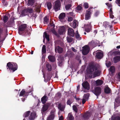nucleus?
I'll list each match as a JSON object with an SVG mask.
<instances>
[{"instance_id": "obj_1", "label": "nucleus", "mask_w": 120, "mask_h": 120, "mask_svg": "<svg viewBox=\"0 0 120 120\" xmlns=\"http://www.w3.org/2000/svg\"><path fill=\"white\" fill-rule=\"evenodd\" d=\"M7 68L10 72H14L17 70L18 66L15 63L9 62L7 64Z\"/></svg>"}, {"instance_id": "obj_2", "label": "nucleus", "mask_w": 120, "mask_h": 120, "mask_svg": "<svg viewBox=\"0 0 120 120\" xmlns=\"http://www.w3.org/2000/svg\"><path fill=\"white\" fill-rule=\"evenodd\" d=\"M27 26L26 24H23L19 27L18 33L20 35H22L23 33H26L28 32L27 27Z\"/></svg>"}, {"instance_id": "obj_3", "label": "nucleus", "mask_w": 120, "mask_h": 120, "mask_svg": "<svg viewBox=\"0 0 120 120\" xmlns=\"http://www.w3.org/2000/svg\"><path fill=\"white\" fill-rule=\"evenodd\" d=\"M97 70V68L95 66L91 64L89 66L87 72L89 75L93 74V73Z\"/></svg>"}, {"instance_id": "obj_4", "label": "nucleus", "mask_w": 120, "mask_h": 120, "mask_svg": "<svg viewBox=\"0 0 120 120\" xmlns=\"http://www.w3.org/2000/svg\"><path fill=\"white\" fill-rule=\"evenodd\" d=\"M61 3L59 0H57L54 3L53 6V9L55 11H57L60 9Z\"/></svg>"}, {"instance_id": "obj_5", "label": "nucleus", "mask_w": 120, "mask_h": 120, "mask_svg": "<svg viewBox=\"0 0 120 120\" xmlns=\"http://www.w3.org/2000/svg\"><path fill=\"white\" fill-rule=\"evenodd\" d=\"M92 115V113L91 112L86 111L82 115V117L84 120H88Z\"/></svg>"}, {"instance_id": "obj_6", "label": "nucleus", "mask_w": 120, "mask_h": 120, "mask_svg": "<svg viewBox=\"0 0 120 120\" xmlns=\"http://www.w3.org/2000/svg\"><path fill=\"white\" fill-rule=\"evenodd\" d=\"M93 8L92 7L89 8L86 12L85 19L86 20H88L90 19L91 17V15L92 12L91 9Z\"/></svg>"}, {"instance_id": "obj_7", "label": "nucleus", "mask_w": 120, "mask_h": 120, "mask_svg": "<svg viewBox=\"0 0 120 120\" xmlns=\"http://www.w3.org/2000/svg\"><path fill=\"white\" fill-rule=\"evenodd\" d=\"M89 48L87 45H85L82 47V53L84 55H86L89 53Z\"/></svg>"}, {"instance_id": "obj_8", "label": "nucleus", "mask_w": 120, "mask_h": 120, "mask_svg": "<svg viewBox=\"0 0 120 120\" xmlns=\"http://www.w3.org/2000/svg\"><path fill=\"white\" fill-rule=\"evenodd\" d=\"M3 33V29L1 28H0V43L1 42H3V41L5 40L8 34H4V36L2 38H1V35Z\"/></svg>"}, {"instance_id": "obj_9", "label": "nucleus", "mask_w": 120, "mask_h": 120, "mask_svg": "<svg viewBox=\"0 0 120 120\" xmlns=\"http://www.w3.org/2000/svg\"><path fill=\"white\" fill-rule=\"evenodd\" d=\"M101 89L99 87L95 88L94 93L97 96H98L101 93Z\"/></svg>"}, {"instance_id": "obj_10", "label": "nucleus", "mask_w": 120, "mask_h": 120, "mask_svg": "<svg viewBox=\"0 0 120 120\" xmlns=\"http://www.w3.org/2000/svg\"><path fill=\"white\" fill-rule=\"evenodd\" d=\"M29 92H26L25 90L23 89L20 92L19 94V96H23L24 98H26L29 95Z\"/></svg>"}, {"instance_id": "obj_11", "label": "nucleus", "mask_w": 120, "mask_h": 120, "mask_svg": "<svg viewBox=\"0 0 120 120\" xmlns=\"http://www.w3.org/2000/svg\"><path fill=\"white\" fill-rule=\"evenodd\" d=\"M50 114L47 117L46 120H53L55 116V113L53 110H52L50 112Z\"/></svg>"}, {"instance_id": "obj_12", "label": "nucleus", "mask_w": 120, "mask_h": 120, "mask_svg": "<svg viewBox=\"0 0 120 120\" xmlns=\"http://www.w3.org/2000/svg\"><path fill=\"white\" fill-rule=\"evenodd\" d=\"M68 34L70 36L73 37L74 36L75 33L73 30L71 28H69L68 30Z\"/></svg>"}, {"instance_id": "obj_13", "label": "nucleus", "mask_w": 120, "mask_h": 120, "mask_svg": "<svg viewBox=\"0 0 120 120\" xmlns=\"http://www.w3.org/2000/svg\"><path fill=\"white\" fill-rule=\"evenodd\" d=\"M44 104L43 106L42 109V111L43 112L47 110L48 107L50 105V104L49 103H46V104Z\"/></svg>"}, {"instance_id": "obj_14", "label": "nucleus", "mask_w": 120, "mask_h": 120, "mask_svg": "<svg viewBox=\"0 0 120 120\" xmlns=\"http://www.w3.org/2000/svg\"><path fill=\"white\" fill-rule=\"evenodd\" d=\"M82 87L85 89L89 90L90 88L89 84L88 82L86 81L83 82L82 84Z\"/></svg>"}, {"instance_id": "obj_15", "label": "nucleus", "mask_w": 120, "mask_h": 120, "mask_svg": "<svg viewBox=\"0 0 120 120\" xmlns=\"http://www.w3.org/2000/svg\"><path fill=\"white\" fill-rule=\"evenodd\" d=\"M65 28L64 26H62L60 27L59 28L58 32L59 34L60 35L62 34L65 32Z\"/></svg>"}, {"instance_id": "obj_16", "label": "nucleus", "mask_w": 120, "mask_h": 120, "mask_svg": "<svg viewBox=\"0 0 120 120\" xmlns=\"http://www.w3.org/2000/svg\"><path fill=\"white\" fill-rule=\"evenodd\" d=\"M48 58L49 60L52 62H54L56 60L55 56L51 55H49L48 56Z\"/></svg>"}, {"instance_id": "obj_17", "label": "nucleus", "mask_w": 120, "mask_h": 120, "mask_svg": "<svg viewBox=\"0 0 120 120\" xmlns=\"http://www.w3.org/2000/svg\"><path fill=\"white\" fill-rule=\"evenodd\" d=\"M48 97L45 95L41 99V101L43 104H45L48 99Z\"/></svg>"}, {"instance_id": "obj_18", "label": "nucleus", "mask_w": 120, "mask_h": 120, "mask_svg": "<svg viewBox=\"0 0 120 120\" xmlns=\"http://www.w3.org/2000/svg\"><path fill=\"white\" fill-rule=\"evenodd\" d=\"M113 61L114 63H116L120 61V56H117L114 57Z\"/></svg>"}, {"instance_id": "obj_19", "label": "nucleus", "mask_w": 120, "mask_h": 120, "mask_svg": "<svg viewBox=\"0 0 120 120\" xmlns=\"http://www.w3.org/2000/svg\"><path fill=\"white\" fill-rule=\"evenodd\" d=\"M57 49V52L59 53H62L63 51V49L59 46L56 47V46L55 47V50L56 52V51Z\"/></svg>"}, {"instance_id": "obj_20", "label": "nucleus", "mask_w": 120, "mask_h": 120, "mask_svg": "<svg viewBox=\"0 0 120 120\" xmlns=\"http://www.w3.org/2000/svg\"><path fill=\"white\" fill-rule=\"evenodd\" d=\"M103 56V53L100 52H97L96 55V57L98 59H101Z\"/></svg>"}, {"instance_id": "obj_21", "label": "nucleus", "mask_w": 120, "mask_h": 120, "mask_svg": "<svg viewBox=\"0 0 120 120\" xmlns=\"http://www.w3.org/2000/svg\"><path fill=\"white\" fill-rule=\"evenodd\" d=\"M36 116V114L34 113L31 112L30 116L29 117V119L30 120H33Z\"/></svg>"}, {"instance_id": "obj_22", "label": "nucleus", "mask_w": 120, "mask_h": 120, "mask_svg": "<svg viewBox=\"0 0 120 120\" xmlns=\"http://www.w3.org/2000/svg\"><path fill=\"white\" fill-rule=\"evenodd\" d=\"M106 94H109L111 93V90L110 88L107 86L104 90Z\"/></svg>"}, {"instance_id": "obj_23", "label": "nucleus", "mask_w": 120, "mask_h": 120, "mask_svg": "<svg viewBox=\"0 0 120 120\" xmlns=\"http://www.w3.org/2000/svg\"><path fill=\"white\" fill-rule=\"evenodd\" d=\"M58 107L60 110L62 111L64 110L65 106L61 104H59L58 105Z\"/></svg>"}, {"instance_id": "obj_24", "label": "nucleus", "mask_w": 120, "mask_h": 120, "mask_svg": "<svg viewBox=\"0 0 120 120\" xmlns=\"http://www.w3.org/2000/svg\"><path fill=\"white\" fill-rule=\"evenodd\" d=\"M67 120H73L74 117L71 113H69L68 116L67 118Z\"/></svg>"}, {"instance_id": "obj_25", "label": "nucleus", "mask_w": 120, "mask_h": 120, "mask_svg": "<svg viewBox=\"0 0 120 120\" xmlns=\"http://www.w3.org/2000/svg\"><path fill=\"white\" fill-rule=\"evenodd\" d=\"M43 37L44 38H46L48 41H49V35L47 34L46 32H45L44 33Z\"/></svg>"}, {"instance_id": "obj_26", "label": "nucleus", "mask_w": 120, "mask_h": 120, "mask_svg": "<svg viewBox=\"0 0 120 120\" xmlns=\"http://www.w3.org/2000/svg\"><path fill=\"white\" fill-rule=\"evenodd\" d=\"M111 120H120V114L119 113L118 115L116 116L111 118Z\"/></svg>"}, {"instance_id": "obj_27", "label": "nucleus", "mask_w": 120, "mask_h": 120, "mask_svg": "<svg viewBox=\"0 0 120 120\" xmlns=\"http://www.w3.org/2000/svg\"><path fill=\"white\" fill-rule=\"evenodd\" d=\"M66 14L64 13H62L60 14L59 17V18L60 19H63L65 17Z\"/></svg>"}, {"instance_id": "obj_28", "label": "nucleus", "mask_w": 120, "mask_h": 120, "mask_svg": "<svg viewBox=\"0 0 120 120\" xmlns=\"http://www.w3.org/2000/svg\"><path fill=\"white\" fill-rule=\"evenodd\" d=\"M95 82L96 86H98L101 85L103 83V82L101 80L98 79Z\"/></svg>"}, {"instance_id": "obj_29", "label": "nucleus", "mask_w": 120, "mask_h": 120, "mask_svg": "<svg viewBox=\"0 0 120 120\" xmlns=\"http://www.w3.org/2000/svg\"><path fill=\"white\" fill-rule=\"evenodd\" d=\"M88 27L85 28V31L87 32H90L91 30V26L90 24L88 25Z\"/></svg>"}, {"instance_id": "obj_30", "label": "nucleus", "mask_w": 120, "mask_h": 120, "mask_svg": "<svg viewBox=\"0 0 120 120\" xmlns=\"http://www.w3.org/2000/svg\"><path fill=\"white\" fill-rule=\"evenodd\" d=\"M73 110L75 112H76V115H78V114H79V115H80L81 114L80 112H78V110H77V107L75 105H73Z\"/></svg>"}, {"instance_id": "obj_31", "label": "nucleus", "mask_w": 120, "mask_h": 120, "mask_svg": "<svg viewBox=\"0 0 120 120\" xmlns=\"http://www.w3.org/2000/svg\"><path fill=\"white\" fill-rule=\"evenodd\" d=\"M93 74L95 77L99 76L100 75L99 71L97 69V71H95L93 73Z\"/></svg>"}, {"instance_id": "obj_32", "label": "nucleus", "mask_w": 120, "mask_h": 120, "mask_svg": "<svg viewBox=\"0 0 120 120\" xmlns=\"http://www.w3.org/2000/svg\"><path fill=\"white\" fill-rule=\"evenodd\" d=\"M46 67L48 71H52V67L51 65L47 63L46 64Z\"/></svg>"}, {"instance_id": "obj_33", "label": "nucleus", "mask_w": 120, "mask_h": 120, "mask_svg": "<svg viewBox=\"0 0 120 120\" xmlns=\"http://www.w3.org/2000/svg\"><path fill=\"white\" fill-rule=\"evenodd\" d=\"M26 9H24L21 12V15L23 16L28 15L27 11Z\"/></svg>"}, {"instance_id": "obj_34", "label": "nucleus", "mask_w": 120, "mask_h": 120, "mask_svg": "<svg viewBox=\"0 0 120 120\" xmlns=\"http://www.w3.org/2000/svg\"><path fill=\"white\" fill-rule=\"evenodd\" d=\"M46 52V46L45 45H43L42 48L41 52L42 54L45 53Z\"/></svg>"}, {"instance_id": "obj_35", "label": "nucleus", "mask_w": 120, "mask_h": 120, "mask_svg": "<svg viewBox=\"0 0 120 120\" xmlns=\"http://www.w3.org/2000/svg\"><path fill=\"white\" fill-rule=\"evenodd\" d=\"M112 55L114 56H116L117 55L120 56V51H116L113 52L112 53Z\"/></svg>"}, {"instance_id": "obj_36", "label": "nucleus", "mask_w": 120, "mask_h": 120, "mask_svg": "<svg viewBox=\"0 0 120 120\" xmlns=\"http://www.w3.org/2000/svg\"><path fill=\"white\" fill-rule=\"evenodd\" d=\"M76 32V33L75 34V38L77 39V40H80L82 38L80 37V35L79 34L77 31Z\"/></svg>"}, {"instance_id": "obj_37", "label": "nucleus", "mask_w": 120, "mask_h": 120, "mask_svg": "<svg viewBox=\"0 0 120 120\" xmlns=\"http://www.w3.org/2000/svg\"><path fill=\"white\" fill-rule=\"evenodd\" d=\"M28 14L32 13L33 12V10L32 8H28L26 9Z\"/></svg>"}, {"instance_id": "obj_38", "label": "nucleus", "mask_w": 120, "mask_h": 120, "mask_svg": "<svg viewBox=\"0 0 120 120\" xmlns=\"http://www.w3.org/2000/svg\"><path fill=\"white\" fill-rule=\"evenodd\" d=\"M115 68L113 66H111L109 68V70L112 73H114L115 71Z\"/></svg>"}, {"instance_id": "obj_39", "label": "nucleus", "mask_w": 120, "mask_h": 120, "mask_svg": "<svg viewBox=\"0 0 120 120\" xmlns=\"http://www.w3.org/2000/svg\"><path fill=\"white\" fill-rule=\"evenodd\" d=\"M3 20L4 23L6 22L8 19V16L6 15H3Z\"/></svg>"}, {"instance_id": "obj_40", "label": "nucleus", "mask_w": 120, "mask_h": 120, "mask_svg": "<svg viewBox=\"0 0 120 120\" xmlns=\"http://www.w3.org/2000/svg\"><path fill=\"white\" fill-rule=\"evenodd\" d=\"M30 111H28L26 112L24 114L23 116L24 117H26L28 116L30 113Z\"/></svg>"}, {"instance_id": "obj_41", "label": "nucleus", "mask_w": 120, "mask_h": 120, "mask_svg": "<svg viewBox=\"0 0 120 120\" xmlns=\"http://www.w3.org/2000/svg\"><path fill=\"white\" fill-rule=\"evenodd\" d=\"M72 5L71 4H68L65 6V9L67 10H68L72 7Z\"/></svg>"}, {"instance_id": "obj_42", "label": "nucleus", "mask_w": 120, "mask_h": 120, "mask_svg": "<svg viewBox=\"0 0 120 120\" xmlns=\"http://www.w3.org/2000/svg\"><path fill=\"white\" fill-rule=\"evenodd\" d=\"M73 38L70 37H67V42L69 43L71 42L73 40Z\"/></svg>"}, {"instance_id": "obj_43", "label": "nucleus", "mask_w": 120, "mask_h": 120, "mask_svg": "<svg viewBox=\"0 0 120 120\" xmlns=\"http://www.w3.org/2000/svg\"><path fill=\"white\" fill-rule=\"evenodd\" d=\"M47 5L48 8L49 10L52 7V4L50 2H48Z\"/></svg>"}, {"instance_id": "obj_44", "label": "nucleus", "mask_w": 120, "mask_h": 120, "mask_svg": "<svg viewBox=\"0 0 120 120\" xmlns=\"http://www.w3.org/2000/svg\"><path fill=\"white\" fill-rule=\"evenodd\" d=\"M34 3V0H28V3L29 5H33Z\"/></svg>"}, {"instance_id": "obj_45", "label": "nucleus", "mask_w": 120, "mask_h": 120, "mask_svg": "<svg viewBox=\"0 0 120 120\" xmlns=\"http://www.w3.org/2000/svg\"><path fill=\"white\" fill-rule=\"evenodd\" d=\"M77 26V21L76 20H74L73 22L72 26L73 28H75Z\"/></svg>"}, {"instance_id": "obj_46", "label": "nucleus", "mask_w": 120, "mask_h": 120, "mask_svg": "<svg viewBox=\"0 0 120 120\" xmlns=\"http://www.w3.org/2000/svg\"><path fill=\"white\" fill-rule=\"evenodd\" d=\"M89 45L91 46H93L95 45V42L94 40H92L89 43Z\"/></svg>"}, {"instance_id": "obj_47", "label": "nucleus", "mask_w": 120, "mask_h": 120, "mask_svg": "<svg viewBox=\"0 0 120 120\" xmlns=\"http://www.w3.org/2000/svg\"><path fill=\"white\" fill-rule=\"evenodd\" d=\"M89 96V94L88 93L84 94L83 97L85 99H87L88 98Z\"/></svg>"}, {"instance_id": "obj_48", "label": "nucleus", "mask_w": 120, "mask_h": 120, "mask_svg": "<svg viewBox=\"0 0 120 120\" xmlns=\"http://www.w3.org/2000/svg\"><path fill=\"white\" fill-rule=\"evenodd\" d=\"M51 31L52 33L55 35L57 36L58 35L56 31L54 29H52Z\"/></svg>"}, {"instance_id": "obj_49", "label": "nucleus", "mask_w": 120, "mask_h": 120, "mask_svg": "<svg viewBox=\"0 0 120 120\" xmlns=\"http://www.w3.org/2000/svg\"><path fill=\"white\" fill-rule=\"evenodd\" d=\"M2 3L4 6H7L8 5V3L6 0H2Z\"/></svg>"}, {"instance_id": "obj_50", "label": "nucleus", "mask_w": 120, "mask_h": 120, "mask_svg": "<svg viewBox=\"0 0 120 120\" xmlns=\"http://www.w3.org/2000/svg\"><path fill=\"white\" fill-rule=\"evenodd\" d=\"M115 102L118 103H120V100L119 99L118 97H116L115 99Z\"/></svg>"}, {"instance_id": "obj_51", "label": "nucleus", "mask_w": 120, "mask_h": 120, "mask_svg": "<svg viewBox=\"0 0 120 120\" xmlns=\"http://www.w3.org/2000/svg\"><path fill=\"white\" fill-rule=\"evenodd\" d=\"M106 65L107 67H109L111 65V63L110 61H109L106 63Z\"/></svg>"}, {"instance_id": "obj_52", "label": "nucleus", "mask_w": 120, "mask_h": 120, "mask_svg": "<svg viewBox=\"0 0 120 120\" xmlns=\"http://www.w3.org/2000/svg\"><path fill=\"white\" fill-rule=\"evenodd\" d=\"M49 19L47 18V16H45L44 18V21L46 23H47Z\"/></svg>"}, {"instance_id": "obj_53", "label": "nucleus", "mask_w": 120, "mask_h": 120, "mask_svg": "<svg viewBox=\"0 0 120 120\" xmlns=\"http://www.w3.org/2000/svg\"><path fill=\"white\" fill-rule=\"evenodd\" d=\"M83 6L86 8H88V4L87 3H85L83 4Z\"/></svg>"}, {"instance_id": "obj_54", "label": "nucleus", "mask_w": 120, "mask_h": 120, "mask_svg": "<svg viewBox=\"0 0 120 120\" xmlns=\"http://www.w3.org/2000/svg\"><path fill=\"white\" fill-rule=\"evenodd\" d=\"M38 13L40 12L41 11V10L40 9V8L39 6H38L36 8L35 10Z\"/></svg>"}, {"instance_id": "obj_55", "label": "nucleus", "mask_w": 120, "mask_h": 120, "mask_svg": "<svg viewBox=\"0 0 120 120\" xmlns=\"http://www.w3.org/2000/svg\"><path fill=\"white\" fill-rule=\"evenodd\" d=\"M82 9V7L80 6H78L76 7V9L77 10L80 11Z\"/></svg>"}, {"instance_id": "obj_56", "label": "nucleus", "mask_w": 120, "mask_h": 120, "mask_svg": "<svg viewBox=\"0 0 120 120\" xmlns=\"http://www.w3.org/2000/svg\"><path fill=\"white\" fill-rule=\"evenodd\" d=\"M106 5L109 8H111L112 7V5L111 4H109L108 3H105Z\"/></svg>"}, {"instance_id": "obj_57", "label": "nucleus", "mask_w": 120, "mask_h": 120, "mask_svg": "<svg viewBox=\"0 0 120 120\" xmlns=\"http://www.w3.org/2000/svg\"><path fill=\"white\" fill-rule=\"evenodd\" d=\"M73 20V18L72 17H69L68 18V21L69 22H71Z\"/></svg>"}, {"instance_id": "obj_58", "label": "nucleus", "mask_w": 120, "mask_h": 120, "mask_svg": "<svg viewBox=\"0 0 120 120\" xmlns=\"http://www.w3.org/2000/svg\"><path fill=\"white\" fill-rule=\"evenodd\" d=\"M117 78L120 81V72L118 73L117 74Z\"/></svg>"}, {"instance_id": "obj_59", "label": "nucleus", "mask_w": 120, "mask_h": 120, "mask_svg": "<svg viewBox=\"0 0 120 120\" xmlns=\"http://www.w3.org/2000/svg\"><path fill=\"white\" fill-rule=\"evenodd\" d=\"M115 2L117 4H118V6L120 7V0H116Z\"/></svg>"}, {"instance_id": "obj_60", "label": "nucleus", "mask_w": 120, "mask_h": 120, "mask_svg": "<svg viewBox=\"0 0 120 120\" xmlns=\"http://www.w3.org/2000/svg\"><path fill=\"white\" fill-rule=\"evenodd\" d=\"M65 92L66 93V95H68V96H70L69 94H71L72 93L71 91H69L68 92Z\"/></svg>"}, {"instance_id": "obj_61", "label": "nucleus", "mask_w": 120, "mask_h": 120, "mask_svg": "<svg viewBox=\"0 0 120 120\" xmlns=\"http://www.w3.org/2000/svg\"><path fill=\"white\" fill-rule=\"evenodd\" d=\"M99 11H96L94 14V15L96 17L99 14Z\"/></svg>"}, {"instance_id": "obj_62", "label": "nucleus", "mask_w": 120, "mask_h": 120, "mask_svg": "<svg viewBox=\"0 0 120 120\" xmlns=\"http://www.w3.org/2000/svg\"><path fill=\"white\" fill-rule=\"evenodd\" d=\"M67 105H70L71 104V101L69 99L67 101Z\"/></svg>"}, {"instance_id": "obj_63", "label": "nucleus", "mask_w": 120, "mask_h": 120, "mask_svg": "<svg viewBox=\"0 0 120 120\" xmlns=\"http://www.w3.org/2000/svg\"><path fill=\"white\" fill-rule=\"evenodd\" d=\"M113 13H111H111H110V18L112 19H113V18L114 17V16L112 14Z\"/></svg>"}, {"instance_id": "obj_64", "label": "nucleus", "mask_w": 120, "mask_h": 120, "mask_svg": "<svg viewBox=\"0 0 120 120\" xmlns=\"http://www.w3.org/2000/svg\"><path fill=\"white\" fill-rule=\"evenodd\" d=\"M56 95L59 97H60L61 96V94L60 93H57Z\"/></svg>"}]
</instances>
